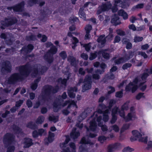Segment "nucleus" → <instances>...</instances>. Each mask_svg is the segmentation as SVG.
I'll return each mask as SVG.
<instances>
[{"label":"nucleus","instance_id":"obj_51","mask_svg":"<svg viewBox=\"0 0 152 152\" xmlns=\"http://www.w3.org/2000/svg\"><path fill=\"white\" fill-rule=\"evenodd\" d=\"M118 113L119 115L121 117L124 118L125 119V118L126 117H125V113L124 110L121 108L120 110L119 109Z\"/></svg>","mask_w":152,"mask_h":152},{"label":"nucleus","instance_id":"obj_4","mask_svg":"<svg viewBox=\"0 0 152 152\" xmlns=\"http://www.w3.org/2000/svg\"><path fill=\"white\" fill-rule=\"evenodd\" d=\"M57 51V48L55 46H52L44 56L45 60L48 63H52L53 60V55L55 54Z\"/></svg>","mask_w":152,"mask_h":152},{"label":"nucleus","instance_id":"obj_45","mask_svg":"<svg viewBox=\"0 0 152 152\" xmlns=\"http://www.w3.org/2000/svg\"><path fill=\"white\" fill-rule=\"evenodd\" d=\"M70 139L69 137H66L65 142L60 144V146L61 148H63L65 146L66 144H67L70 141Z\"/></svg>","mask_w":152,"mask_h":152},{"label":"nucleus","instance_id":"obj_39","mask_svg":"<svg viewBox=\"0 0 152 152\" xmlns=\"http://www.w3.org/2000/svg\"><path fill=\"white\" fill-rule=\"evenodd\" d=\"M98 53L96 52L94 53H91L89 57L90 60H92L95 58L97 56Z\"/></svg>","mask_w":152,"mask_h":152},{"label":"nucleus","instance_id":"obj_59","mask_svg":"<svg viewBox=\"0 0 152 152\" xmlns=\"http://www.w3.org/2000/svg\"><path fill=\"white\" fill-rule=\"evenodd\" d=\"M106 140V137L104 136H101L99 137L98 138V140L101 143H103Z\"/></svg>","mask_w":152,"mask_h":152},{"label":"nucleus","instance_id":"obj_13","mask_svg":"<svg viewBox=\"0 0 152 152\" xmlns=\"http://www.w3.org/2000/svg\"><path fill=\"white\" fill-rule=\"evenodd\" d=\"M111 22L115 26L119 25L121 23L118 15L116 14H114L112 16Z\"/></svg>","mask_w":152,"mask_h":152},{"label":"nucleus","instance_id":"obj_57","mask_svg":"<svg viewBox=\"0 0 152 152\" xmlns=\"http://www.w3.org/2000/svg\"><path fill=\"white\" fill-rule=\"evenodd\" d=\"M112 118L110 122L111 124H113L115 123L116 121L117 117L116 115H112Z\"/></svg>","mask_w":152,"mask_h":152},{"label":"nucleus","instance_id":"obj_36","mask_svg":"<svg viewBox=\"0 0 152 152\" xmlns=\"http://www.w3.org/2000/svg\"><path fill=\"white\" fill-rule=\"evenodd\" d=\"M67 80L66 79H62L61 78H59L58 80V83H61L64 86H66V83Z\"/></svg>","mask_w":152,"mask_h":152},{"label":"nucleus","instance_id":"obj_1","mask_svg":"<svg viewBox=\"0 0 152 152\" xmlns=\"http://www.w3.org/2000/svg\"><path fill=\"white\" fill-rule=\"evenodd\" d=\"M17 68L19 73H15L10 76V84L11 82L13 83L17 81L22 80L29 75L31 71L30 66L28 64Z\"/></svg>","mask_w":152,"mask_h":152},{"label":"nucleus","instance_id":"obj_30","mask_svg":"<svg viewBox=\"0 0 152 152\" xmlns=\"http://www.w3.org/2000/svg\"><path fill=\"white\" fill-rule=\"evenodd\" d=\"M40 79V77H38L34 81V83L31 86V88L32 90H34L37 88L38 83Z\"/></svg>","mask_w":152,"mask_h":152},{"label":"nucleus","instance_id":"obj_18","mask_svg":"<svg viewBox=\"0 0 152 152\" xmlns=\"http://www.w3.org/2000/svg\"><path fill=\"white\" fill-rule=\"evenodd\" d=\"M123 44L126 45V48L127 49H131L132 47V44L130 42V40L127 38H124L122 40Z\"/></svg>","mask_w":152,"mask_h":152},{"label":"nucleus","instance_id":"obj_8","mask_svg":"<svg viewBox=\"0 0 152 152\" xmlns=\"http://www.w3.org/2000/svg\"><path fill=\"white\" fill-rule=\"evenodd\" d=\"M112 4L110 2L107 1L102 3L98 7L96 14L99 15L102 12L108 11L111 8Z\"/></svg>","mask_w":152,"mask_h":152},{"label":"nucleus","instance_id":"obj_17","mask_svg":"<svg viewBox=\"0 0 152 152\" xmlns=\"http://www.w3.org/2000/svg\"><path fill=\"white\" fill-rule=\"evenodd\" d=\"M32 140L30 138H25L24 139L23 143L24 144L23 147L28 148L32 145L33 144Z\"/></svg>","mask_w":152,"mask_h":152},{"label":"nucleus","instance_id":"obj_50","mask_svg":"<svg viewBox=\"0 0 152 152\" xmlns=\"http://www.w3.org/2000/svg\"><path fill=\"white\" fill-rule=\"evenodd\" d=\"M146 82V81H145L144 82L141 83L140 84V86H141V88H140V89L142 91H144L147 87L146 85H145L143 86H142V85Z\"/></svg>","mask_w":152,"mask_h":152},{"label":"nucleus","instance_id":"obj_16","mask_svg":"<svg viewBox=\"0 0 152 152\" xmlns=\"http://www.w3.org/2000/svg\"><path fill=\"white\" fill-rule=\"evenodd\" d=\"M34 48V46L31 44H29L27 46H24L21 50L20 51L22 53L24 51L25 53H30Z\"/></svg>","mask_w":152,"mask_h":152},{"label":"nucleus","instance_id":"obj_27","mask_svg":"<svg viewBox=\"0 0 152 152\" xmlns=\"http://www.w3.org/2000/svg\"><path fill=\"white\" fill-rule=\"evenodd\" d=\"M68 60L70 62L72 65L74 66L76 65V59L73 56H69L68 58Z\"/></svg>","mask_w":152,"mask_h":152},{"label":"nucleus","instance_id":"obj_56","mask_svg":"<svg viewBox=\"0 0 152 152\" xmlns=\"http://www.w3.org/2000/svg\"><path fill=\"white\" fill-rule=\"evenodd\" d=\"M60 56L63 59H65L67 57L66 54V52L65 51H62L60 53Z\"/></svg>","mask_w":152,"mask_h":152},{"label":"nucleus","instance_id":"obj_54","mask_svg":"<svg viewBox=\"0 0 152 152\" xmlns=\"http://www.w3.org/2000/svg\"><path fill=\"white\" fill-rule=\"evenodd\" d=\"M129 102L125 103L121 107V108L124 110H127L128 109Z\"/></svg>","mask_w":152,"mask_h":152},{"label":"nucleus","instance_id":"obj_34","mask_svg":"<svg viewBox=\"0 0 152 152\" xmlns=\"http://www.w3.org/2000/svg\"><path fill=\"white\" fill-rule=\"evenodd\" d=\"M12 128L15 133H19L21 132V129L15 125H13L12 126Z\"/></svg>","mask_w":152,"mask_h":152},{"label":"nucleus","instance_id":"obj_21","mask_svg":"<svg viewBox=\"0 0 152 152\" xmlns=\"http://www.w3.org/2000/svg\"><path fill=\"white\" fill-rule=\"evenodd\" d=\"M119 144L115 143L109 145L108 147L107 152H112L116 150L118 147Z\"/></svg>","mask_w":152,"mask_h":152},{"label":"nucleus","instance_id":"obj_40","mask_svg":"<svg viewBox=\"0 0 152 152\" xmlns=\"http://www.w3.org/2000/svg\"><path fill=\"white\" fill-rule=\"evenodd\" d=\"M144 4L143 3H140L137 4L135 6H134L132 8V10H135L136 9H141L143 7Z\"/></svg>","mask_w":152,"mask_h":152},{"label":"nucleus","instance_id":"obj_12","mask_svg":"<svg viewBox=\"0 0 152 152\" xmlns=\"http://www.w3.org/2000/svg\"><path fill=\"white\" fill-rule=\"evenodd\" d=\"M96 121L98 122V125L101 127L102 130L103 131L105 132L107 131V126L106 125H103V122L102 121V116L101 115L97 117Z\"/></svg>","mask_w":152,"mask_h":152},{"label":"nucleus","instance_id":"obj_3","mask_svg":"<svg viewBox=\"0 0 152 152\" xmlns=\"http://www.w3.org/2000/svg\"><path fill=\"white\" fill-rule=\"evenodd\" d=\"M31 75L32 77H36L38 74H42L48 70V68L45 66H41L40 64H35L33 66Z\"/></svg>","mask_w":152,"mask_h":152},{"label":"nucleus","instance_id":"obj_42","mask_svg":"<svg viewBox=\"0 0 152 152\" xmlns=\"http://www.w3.org/2000/svg\"><path fill=\"white\" fill-rule=\"evenodd\" d=\"M49 119L50 121H53L54 123H56L58 121V117L54 115L50 116L49 117Z\"/></svg>","mask_w":152,"mask_h":152},{"label":"nucleus","instance_id":"obj_63","mask_svg":"<svg viewBox=\"0 0 152 152\" xmlns=\"http://www.w3.org/2000/svg\"><path fill=\"white\" fill-rule=\"evenodd\" d=\"M70 147L72 148V152H75L76 146L75 143L73 142H71L69 144Z\"/></svg>","mask_w":152,"mask_h":152},{"label":"nucleus","instance_id":"obj_9","mask_svg":"<svg viewBox=\"0 0 152 152\" xmlns=\"http://www.w3.org/2000/svg\"><path fill=\"white\" fill-rule=\"evenodd\" d=\"M24 4V1H22L18 4L13 7H10V10L12 9L15 12H21L23 10Z\"/></svg>","mask_w":152,"mask_h":152},{"label":"nucleus","instance_id":"obj_11","mask_svg":"<svg viewBox=\"0 0 152 152\" xmlns=\"http://www.w3.org/2000/svg\"><path fill=\"white\" fill-rule=\"evenodd\" d=\"M77 89L76 87H70L68 89L67 92L69 96L72 98L75 97V94L74 92H76L77 91Z\"/></svg>","mask_w":152,"mask_h":152},{"label":"nucleus","instance_id":"obj_29","mask_svg":"<svg viewBox=\"0 0 152 152\" xmlns=\"http://www.w3.org/2000/svg\"><path fill=\"white\" fill-rule=\"evenodd\" d=\"M80 142L82 144H88L90 145H92L94 143L91 142V141L88 139H86L85 137H83L80 141Z\"/></svg>","mask_w":152,"mask_h":152},{"label":"nucleus","instance_id":"obj_2","mask_svg":"<svg viewBox=\"0 0 152 152\" xmlns=\"http://www.w3.org/2000/svg\"><path fill=\"white\" fill-rule=\"evenodd\" d=\"M59 88V86L57 85L54 87L49 85L45 86V94L48 101H49L51 99L53 94L57 93Z\"/></svg>","mask_w":152,"mask_h":152},{"label":"nucleus","instance_id":"obj_44","mask_svg":"<svg viewBox=\"0 0 152 152\" xmlns=\"http://www.w3.org/2000/svg\"><path fill=\"white\" fill-rule=\"evenodd\" d=\"M38 0H29L28 1V5L30 6H32L37 2Z\"/></svg>","mask_w":152,"mask_h":152},{"label":"nucleus","instance_id":"obj_33","mask_svg":"<svg viewBox=\"0 0 152 152\" xmlns=\"http://www.w3.org/2000/svg\"><path fill=\"white\" fill-rule=\"evenodd\" d=\"M146 72H148V73H144L141 75V78L142 81L145 80L147 77L149 75V73H148V69H146Z\"/></svg>","mask_w":152,"mask_h":152},{"label":"nucleus","instance_id":"obj_47","mask_svg":"<svg viewBox=\"0 0 152 152\" xmlns=\"http://www.w3.org/2000/svg\"><path fill=\"white\" fill-rule=\"evenodd\" d=\"M130 125L129 124H124L121 130V132L122 133L125 130L128 129Z\"/></svg>","mask_w":152,"mask_h":152},{"label":"nucleus","instance_id":"obj_41","mask_svg":"<svg viewBox=\"0 0 152 152\" xmlns=\"http://www.w3.org/2000/svg\"><path fill=\"white\" fill-rule=\"evenodd\" d=\"M91 75H87L84 79L85 83H91Z\"/></svg>","mask_w":152,"mask_h":152},{"label":"nucleus","instance_id":"obj_61","mask_svg":"<svg viewBox=\"0 0 152 152\" xmlns=\"http://www.w3.org/2000/svg\"><path fill=\"white\" fill-rule=\"evenodd\" d=\"M108 88L110 89H111V90L109 91L108 92V94H111L114 92L115 91V88L113 87L110 86L108 87Z\"/></svg>","mask_w":152,"mask_h":152},{"label":"nucleus","instance_id":"obj_14","mask_svg":"<svg viewBox=\"0 0 152 152\" xmlns=\"http://www.w3.org/2000/svg\"><path fill=\"white\" fill-rule=\"evenodd\" d=\"M3 141L5 147L9 149L10 147V134L7 133L4 136Z\"/></svg>","mask_w":152,"mask_h":152},{"label":"nucleus","instance_id":"obj_26","mask_svg":"<svg viewBox=\"0 0 152 152\" xmlns=\"http://www.w3.org/2000/svg\"><path fill=\"white\" fill-rule=\"evenodd\" d=\"M104 35H102L99 36L97 39V41L99 43H101L102 45L104 44L106 42V39L105 38Z\"/></svg>","mask_w":152,"mask_h":152},{"label":"nucleus","instance_id":"obj_5","mask_svg":"<svg viewBox=\"0 0 152 152\" xmlns=\"http://www.w3.org/2000/svg\"><path fill=\"white\" fill-rule=\"evenodd\" d=\"M133 136L131 137L130 140L133 142L138 140L139 142H142L145 143H146L148 140V137L145 138L142 137V135L137 130H133L132 131Z\"/></svg>","mask_w":152,"mask_h":152},{"label":"nucleus","instance_id":"obj_52","mask_svg":"<svg viewBox=\"0 0 152 152\" xmlns=\"http://www.w3.org/2000/svg\"><path fill=\"white\" fill-rule=\"evenodd\" d=\"M134 150V149L129 147H126L123 150V152H131Z\"/></svg>","mask_w":152,"mask_h":152},{"label":"nucleus","instance_id":"obj_49","mask_svg":"<svg viewBox=\"0 0 152 152\" xmlns=\"http://www.w3.org/2000/svg\"><path fill=\"white\" fill-rule=\"evenodd\" d=\"M73 41L72 42V44L74 45L72 46L73 49H75V47L76 46V44L78 42V39L75 37H73Z\"/></svg>","mask_w":152,"mask_h":152},{"label":"nucleus","instance_id":"obj_22","mask_svg":"<svg viewBox=\"0 0 152 152\" xmlns=\"http://www.w3.org/2000/svg\"><path fill=\"white\" fill-rule=\"evenodd\" d=\"M104 50H101L98 52V54H102V56L104 58L107 59H109L110 58V55L109 53L106 52Z\"/></svg>","mask_w":152,"mask_h":152},{"label":"nucleus","instance_id":"obj_25","mask_svg":"<svg viewBox=\"0 0 152 152\" xmlns=\"http://www.w3.org/2000/svg\"><path fill=\"white\" fill-rule=\"evenodd\" d=\"M91 83H85L82 87V91L84 92L86 90L89 89L91 88Z\"/></svg>","mask_w":152,"mask_h":152},{"label":"nucleus","instance_id":"obj_15","mask_svg":"<svg viewBox=\"0 0 152 152\" xmlns=\"http://www.w3.org/2000/svg\"><path fill=\"white\" fill-rule=\"evenodd\" d=\"M134 110V107H132L130 108V111L131 113H129L126 117L125 118V120L126 122H128L131 120H132V118H135V115L134 114L132 113Z\"/></svg>","mask_w":152,"mask_h":152},{"label":"nucleus","instance_id":"obj_28","mask_svg":"<svg viewBox=\"0 0 152 152\" xmlns=\"http://www.w3.org/2000/svg\"><path fill=\"white\" fill-rule=\"evenodd\" d=\"M83 10V7L80 8L79 10L78 14L80 18L83 19L84 20H85L86 19V16Z\"/></svg>","mask_w":152,"mask_h":152},{"label":"nucleus","instance_id":"obj_32","mask_svg":"<svg viewBox=\"0 0 152 152\" xmlns=\"http://www.w3.org/2000/svg\"><path fill=\"white\" fill-rule=\"evenodd\" d=\"M129 5V0H124L121 3V6L123 8H125L128 7Z\"/></svg>","mask_w":152,"mask_h":152},{"label":"nucleus","instance_id":"obj_43","mask_svg":"<svg viewBox=\"0 0 152 152\" xmlns=\"http://www.w3.org/2000/svg\"><path fill=\"white\" fill-rule=\"evenodd\" d=\"M119 109L118 107H115L113 108L112 111V115H116L118 112Z\"/></svg>","mask_w":152,"mask_h":152},{"label":"nucleus","instance_id":"obj_46","mask_svg":"<svg viewBox=\"0 0 152 152\" xmlns=\"http://www.w3.org/2000/svg\"><path fill=\"white\" fill-rule=\"evenodd\" d=\"M142 37H140L136 36L134 37V42H140L143 39Z\"/></svg>","mask_w":152,"mask_h":152},{"label":"nucleus","instance_id":"obj_58","mask_svg":"<svg viewBox=\"0 0 152 152\" xmlns=\"http://www.w3.org/2000/svg\"><path fill=\"white\" fill-rule=\"evenodd\" d=\"M123 96V91H120L116 93L115 96L117 97L121 98Z\"/></svg>","mask_w":152,"mask_h":152},{"label":"nucleus","instance_id":"obj_37","mask_svg":"<svg viewBox=\"0 0 152 152\" xmlns=\"http://www.w3.org/2000/svg\"><path fill=\"white\" fill-rule=\"evenodd\" d=\"M125 62V61L124 58L121 57L115 61V62L116 64H118L121 63Z\"/></svg>","mask_w":152,"mask_h":152},{"label":"nucleus","instance_id":"obj_48","mask_svg":"<svg viewBox=\"0 0 152 152\" xmlns=\"http://www.w3.org/2000/svg\"><path fill=\"white\" fill-rule=\"evenodd\" d=\"M110 128H111V129H110V131L113 130L116 132H118L119 130L118 126L116 125H113L111 126Z\"/></svg>","mask_w":152,"mask_h":152},{"label":"nucleus","instance_id":"obj_31","mask_svg":"<svg viewBox=\"0 0 152 152\" xmlns=\"http://www.w3.org/2000/svg\"><path fill=\"white\" fill-rule=\"evenodd\" d=\"M26 39L29 41H35L36 39V36L33 34L27 36L26 37Z\"/></svg>","mask_w":152,"mask_h":152},{"label":"nucleus","instance_id":"obj_55","mask_svg":"<svg viewBox=\"0 0 152 152\" xmlns=\"http://www.w3.org/2000/svg\"><path fill=\"white\" fill-rule=\"evenodd\" d=\"M67 97V95L66 94V93L65 92H64L61 96H59V98L58 99H59L60 98V99H61L60 100L59 99V102H61V100H63L61 99V98H62L63 99H65Z\"/></svg>","mask_w":152,"mask_h":152},{"label":"nucleus","instance_id":"obj_64","mask_svg":"<svg viewBox=\"0 0 152 152\" xmlns=\"http://www.w3.org/2000/svg\"><path fill=\"white\" fill-rule=\"evenodd\" d=\"M92 77L95 80H99L100 78V76L99 75L96 73L92 75Z\"/></svg>","mask_w":152,"mask_h":152},{"label":"nucleus","instance_id":"obj_62","mask_svg":"<svg viewBox=\"0 0 152 152\" xmlns=\"http://www.w3.org/2000/svg\"><path fill=\"white\" fill-rule=\"evenodd\" d=\"M92 26L91 25H88L86 26L85 27V29L86 31V32H90V31L92 29Z\"/></svg>","mask_w":152,"mask_h":152},{"label":"nucleus","instance_id":"obj_10","mask_svg":"<svg viewBox=\"0 0 152 152\" xmlns=\"http://www.w3.org/2000/svg\"><path fill=\"white\" fill-rule=\"evenodd\" d=\"M90 124L89 128H88L87 126H85V127L87 131V132L89 131L90 130L92 131H94L95 130L97 126L96 123V122L95 119H93L90 122Z\"/></svg>","mask_w":152,"mask_h":152},{"label":"nucleus","instance_id":"obj_20","mask_svg":"<svg viewBox=\"0 0 152 152\" xmlns=\"http://www.w3.org/2000/svg\"><path fill=\"white\" fill-rule=\"evenodd\" d=\"M76 128H74L73 129L72 131L70 134L71 137L73 139H75L80 135V133L79 132H76Z\"/></svg>","mask_w":152,"mask_h":152},{"label":"nucleus","instance_id":"obj_6","mask_svg":"<svg viewBox=\"0 0 152 152\" xmlns=\"http://www.w3.org/2000/svg\"><path fill=\"white\" fill-rule=\"evenodd\" d=\"M106 108V106L103 104H99L98 110L97 112L98 113H103V120L106 122L108 121L109 119V116L107 114L109 112L108 109H106L105 110H103Z\"/></svg>","mask_w":152,"mask_h":152},{"label":"nucleus","instance_id":"obj_7","mask_svg":"<svg viewBox=\"0 0 152 152\" xmlns=\"http://www.w3.org/2000/svg\"><path fill=\"white\" fill-rule=\"evenodd\" d=\"M139 81L138 78H136L132 83L130 82L126 86L125 88L126 91H130L131 90L132 93L135 92L137 88V84Z\"/></svg>","mask_w":152,"mask_h":152},{"label":"nucleus","instance_id":"obj_19","mask_svg":"<svg viewBox=\"0 0 152 152\" xmlns=\"http://www.w3.org/2000/svg\"><path fill=\"white\" fill-rule=\"evenodd\" d=\"M62 100H61V102H55L53 103V110L55 112H57L60 108L61 105H62L61 102H63Z\"/></svg>","mask_w":152,"mask_h":152},{"label":"nucleus","instance_id":"obj_53","mask_svg":"<svg viewBox=\"0 0 152 152\" xmlns=\"http://www.w3.org/2000/svg\"><path fill=\"white\" fill-rule=\"evenodd\" d=\"M17 22V20L16 18L15 17L10 18V26L12 25L15 24Z\"/></svg>","mask_w":152,"mask_h":152},{"label":"nucleus","instance_id":"obj_60","mask_svg":"<svg viewBox=\"0 0 152 152\" xmlns=\"http://www.w3.org/2000/svg\"><path fill=\"white\" fill-rule=\"evenodd\" d=\"M128 53L129 55V58H128L127 60H129L130 58H132L134 55L135 52L134 51H132L129 50Z\"/></svg>","mask_w":152,"mask_h":152},{"label":"nucleus","instance_id":"obj_23","mask_svg":"<svg viewBox=\"0 0 152 152\" xmlns=\"http://www.w3.org/2000/svg\"><path fill=\"white\" fill-rule=\"evenodd\" d=\"M118 14L119 16L123 17V19H126L128 18V15L123 10H120L118 12Z\"/></svg>","mask_w":152,"mask_h":152},{"label":"nucleus","instance_id":"obj_35","mask_svg":"<svg viewBox=\"0 0 152 152\" xmlns=\"http://www.w3.org/2000/svg\"><path fill=\"white\" fill-rule=\"evenodd\" d=\"M44 117L42 116L39 117L37 119L36 121V124H41L44 121Z\"/></svg>","mask_w":152,"mask_h":152},{"label":"nucleus","instance_id":"obj_24","mask_svg":"<svg viewBox=\"0 0 152 152\" xmlns=\"http://www.w3.org/2000/svg\"><path fill=\"white\" fill-rule=\"evenodd\" d=\"M26 126L31 129H37V126L35 123L33 122H30L26 125Z\"/></svg>","mask_w":152,"mask_h":152},{"label":"nucleus","instance_id":"obj_38","mask_svg":"<svg viewBox=\"0 0 152 152\" xmlns=\"http://www.w3.org/2000/svg\"><path fill=\"white\" fill-rule=\"evenodd\" d=\"M132 66V64L129 63H126L124 64L122 66V69L123 70L127 69L128 68H130Z\"/></svg>","mask_w":152,"mask_h":152}]
</instances>
